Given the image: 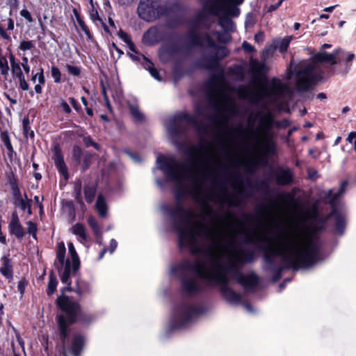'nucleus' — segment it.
Here are the masks:
<instances>
[{
    "instance_id": "3",
    "label": "nucleus",
    "mask_w": 356,
    "mask_h": 356,
    "mask_svg": "<svg viewBox=\"0 0 356 356\" xmlns=\"http://www.w3.org/2000/svg\"><path fill=\"white\" fill-rule=\"evenodd\" d=\"M220 163V153L212 144L201 146L193 152L191 167L177 163L171 156H159L156 159L157 168L163 172L166 179L180 189L193 184L197 193L201 191L198 180L214 174Z\"/></svg>"
},
{
    "instance_id": "41",
    "label": "nucleus",
    "mask_w": 356,
    "mask_h": 356,
    "mask_svg": "<svg viewBox=\"0 0 356 356\" xmlns=\"http://www.w3.org/2000/svg\"><path fill=\"white\" fill-rule=\"evenodd\" d=\"M1 138L6 148L10 151L13 150V147L8 134L6 133H3L1 134Z\"/></svg>"
},
{
    "instance_id": "23",
    "label": "nucleus",
    "mask_w": 356,
    "mask_h": 356,
    "mask_svg": "<svg viewBox=\"0 0 356 356\" xmlns=\"http://www.w3.org/2000/svg\"><path fill=\"white\" fill-rule=\"evenodd\" d=\"M57 280L56 278L51 274L49 277V283L47 289V293L49 296L53 294L56 289Z\"/></svg>"
},
{
    "instance_id": "16",
    "label": "nucleus",
    "mask_w": 356,
    "mask_h": 356,
    "mask_svg": "<svg viewBox=\"0 0 356 356\" xmlns=\"http://www.w3.org/2000/svg\"><path fill=\"white\" fill-rule=\"evenodd\" d=\"M31 200L29 199L26 194H24V197L18 200L16 202H14V204L19 207L23 211H26L29 216L32 215L31 205Z\"/></svg>"
},
{
    "instance_id": "44",
    "label": "nucleus",
    "mask_w": 356,
    "mask_h": 356,
    "mask_svg": "<svg viewBox=\"0 0 356 356\" xmlns=\"http://www.w3.org/2000/svg\"><path fill=\"white\" fill-rule=\"evenodd\" d=\"M20 15L26 19L29 22H33V19L30 12L26 9H23L20 11Z\"/></svg>"
},
{
    "instance_id": "1",
    "label": "nucleus",
    "mask_w": 356,
    "mask_h": 356,
    "mask_svg": "<svg viewBox=\"0 0 356 356\" xmlns=\"http://www.w3.org/2000/svg\"><path fill=\"white\" fill-rule=\"evenodd\" d=\"M183 218L178 229L179 243L193 254H201L204 261L193 266L200 277L224 284L230 275L237 273L244 263L243 252L236 245V236L244 234L248 240L264 243L271 255L280 256L293 266L308 267L316 261L319 241L317 231L324 222L314 212L308 218L291 222L277 228L278 213L270 219L262 220L250 234L245 225L234 216L223 220L216 218L206 222V218L190 211H180Z\"/></svg>"
},
{
    "instance_id": "46",
    "label": "nucleus",
    "mask_w": 356,
    "mask_h": 356,
    "mask_svg": "<svg viewBox=\"0 0 356 356\" xmlns=\"http://www.w3.org/2000/svg\"><path fill=\"white\" fill-rule=\"evenodd\" d=\"M19 81V87L23 90H28L29 88L28 83L26 81L24 76L17 79Z\"/></svg>"
},
{
    "instance_id": "37",
    "label": "nucleus",
    "mask_w": 356,
    "mask_h": 356,
    "mask_svg": "<svg viewBox=\"0 0 356 356\" xmlns=\"http://www.w3.org/2000/svg\"><path fill=\"white\" fill-rule=\"evenodd\" d=\"M66 70L67 72L73 76H79L81 73V70L79 67L72 65H66Z\"/></svg>"
},
{
    "instance_id": "47",
    "label": "nucleus",
    "mask_w": 356,
    "mask_h": 356,
    "mask_svg": "<svg viewBox=\"0 0 356 356\" xmlns=\"http://www.w3.org/2000/svg\"><path fill=\"white\" fill-rule=\"evenodd\" d=\"M82 154L81 149L79 146H74L73 148V157L79 161Z\"/></svg>"
},
{
    "instance_id": "8",
    "label": "nucleus",
    "mask_w": 356,
    "mask_h": 356,
    "mask_svg": "<svg viewBox=\"0 0 356 356\" xmlns=\"http://www.w3.org/2000/svg\"><path fill=\"white\" fill-rule=\"evenodd\" d=\"M137 13L139 17L147 22L152 21L155 18L154 11L149 0L140 1Z\"/></svg>"
},
{
    "instance_id": "38",
    "label": "nucleus",
    "mask_w": 356,
    "mask_h": 356,
    "mask_svg": "<svg viewBox=\"0 0 356 356\" xmlns=\"http://www.w3.org/2000/svg\"><path fill=\"white\" fill-rule=\"evenodd\" d=\"M26 225L29 234H31L33 237L35 238L37 232V226L35 223L32 221H28Z\"/></svg>"
},
{
    "instance_id": "33",
    "label": "nucleus",
    "mask_w": 356,
    "mask_h": 356,
    "mask_svg": "<svg viewBox=\"0 0 356 356\" xmlns=\"http://www.w3.org/2000/svg\"><path fill=\"white\" fill-rule=\"evenodd\" d=\"M251 69L252 72L260 74L264 72V65L256 60L251 61Z\"/></svg>"
},
{
    "instance_id": "48",
    "label": "nucleus",
    "mask_w": 356,
    "mask_h": 356,
    "mask_svg": "<svg viewBox=\"0 0 356 356\" xmlns=\"http://www.w3.org/2000/svg\"><path fill=\"white\" fill-rule=\"evenodd\" d=\"M242 46L243 49L247 52H251L254 51L253 47L247 42H244Z\"/></svg>"
},
{
    "instance_id": "50",
    "label": "nucleus",
    "mask_w": 356,
    "mask_h": 356,
    "mask_svg": "<svg viewBox=\"0 0 356 356\" xmlns=\"http://www.w3.org/2000/svg\"><path fill=\"white\" fill-rule=\"evenodd\" d=\"M283 1L284 0H279L278 2L276 3L275 5H271L270 6H269L268 8L267 11L268 12H272V11L276 10L278 7L280 6V5L282 4Z\"/></svg>"
},
{
    "instance_id": "12",
    "label": "nucleus",
    "mask_w": 356,
    "mask_h": 356,
    "mask_svg": "<svg viewBox=\"0 0 356 356\" xmlns=\"http://www.w3.org/2000/svg\"><path fill=\"white\" fill-rule=\"evenodd\" d=\"M72 232L76 235L80 243H84L87 241V235L85 229V227L80 223H76L72 226Z\"/></svg>"
},
{
    "instance_id": "30",
    "label": "nucleus",
    "mask_w": 356,
    "mask_h": 356,
    "mask_svg": "<svg viewBox=\"0 0 356 356\" xmlns=\"http://www.w3.org/2000/svg\"><path fill=\"white\" fill-rule=\"evenodd\" d=\"M238 281L244 286H251L255 284L257 280L254 275H252L248 277L240 275Z\"/></svg>"
},
{
    "instance_id": "62",
    "label": "nucleus",
    "mask_w": 356,
    "mask_h": 356,
    "mask_svg": "<svg viewBox=\"0 0 356 356\" xmlns=\"http://www.w3.org/2000/svg\"><path fill=\"white\" fill-rule=\"evenodd\" d=\"M317 98L321 100L325 99L327 98V96L325 93L321 92L317 95Z\"/></svg>"
},
{
    "instance_id": "11",
    "label": "nucleus",
    "mask_w": 356,
    "mask_h": 356,
    "mask_svg": "<svg viewBox=\"0 0 356 356\" xmlns=\"http://www.w3.org/2000/svg\"><path fill=\"white\" fill-rule=\"evenodd\" d=\"M53 159L54 161V163L58 168V171L60 174H62L65 178H67V170L66 168V165L64 162L63 157L62 156V154L60 151L58 149H56L55 150Z\"/></svg>"
},
{
    "instance_id": "56",
    "label": "nucleus",
    "mask_w": 356,
    "mask_h": 356,
    "mask_svg": "<svg viewBox=\"0 0 356 356\" xmlns=\"http://www.w3.org/2000/svg\"><path fill=\"white\" fill-rule=\"evenodd\" d=\"M355 58V56L353 53H348L346 59V63H350Z\"/></svg>"
},
{
    "instance_id": "42",
    "label": "nucleus",
    "mask_w": 356,
    "mask_h": 356,
    "mask_svg": "<svg viewBox=\"0 0 356 356\" xmlns=\"http://www.w3.org/2000/svg\"><path fill=\"white\" fill-rule=\"evenodd\" d=\"M76 21L81 29V30L88 35L90 34L89 29H88L87 26L86 25L85 22L80 18V17L76 15Z\"/></svg>"
},
{
    "instance_id": "63",
    "label": "nucleus",
    "mask_w": 356,
    "mask_h": 356,
    "mask_svg": "<svg viewBox=\"0 0 356 356\" xmlns=\"http://www.w3.org/2000/svg\"><path fill=\"white\" fill-rule=\"evenodd\" d=\"M76 199L80 201L81 200V186H79L77 188V193H76Z\"/></svg>"
},
{
    "instance_id": "9",
    "label": "nucleus",
    "mask_w": 356,
    "mask_h": 356,
    "mask_svg": "<svg viewBox=\"0 0 356 356\" xmlns=\"http://www.w3.org/2000/svg\"><path fill=\"white\" fill-rule=\"evenodd\" d=\"M342 51L341 49H335L330 54L321 51L313 56V60L315 62H326L330 65H334L337 63L338 56Z\"/></svg>"
},
{
    "instance_id": "59",
    "label": "nucleus",
    "mask_w": 356,
    "mask_h": 356,
    "mask_svg": "<svg viewBox=\"0 0 356 356\" xmlns=\"http://www.w3.org/2000/svg\"><path fill=\"white\" fill-rule=\"evenodd\" d=\"M7 29L8 30H13L14 29V22L12 19H8Z\"/></svg>"
},
{
    "instance_id": "34",
    "label": "nucleus",
    "mask_w": 356,
    "mask_h": 356,
    "mask_svg": "<svg viewBox=\"0 0 356 356\" xmlns=\"http://www.w3.org/2000/svg\"><path fill=\"white\" fill-rule=\"evenodd\" d=\"M35 44L32 40H23L20 42L19 49L22 51H27L34 48Z\"/></svg>"
},
{
    "instance_id": "28",
    "label": "nucleus",
    "mask_w": 356,
    "mask_h": 356,
    "mask_svg": "<svg viewBox=\"0 0 356 356\" xmlns=\"http://www.w3.org/2000/svg\"><path fill=\"white\" fill-rule=\"evenodd\" d=\"M145 69H147L150 74L156 80L161 81V78L159 77V74L158 71L153 67V64L149 61L146 60V63L144 64Z\"/></svg>"
},
{
    "instance_id": "22",
    "label": "nucleus",
    "mask_w": 356,
    "mask_h": 356,
    "mask_svg": "<svg viewBox=\"0 0 356 356\" xmlns=\"http://www.w3.org/2000/svg\"><path fill=\"white\" fill-rule=\"evenodd\" d=\"M346 186V183L343 182L340 188L337 191H334V190L329 191V197L331 198V204H333L334 202L344 193Z\"/></svg>"
},
{
    "instance_id": "27",
    "label": "nucleus",
    "mask_w": 356,
    "mask_h": 356,
    "mask_svg": "<svg viewBox=\"0 0 356 356\" xmlns=\"http://www.w3.org/2000/svg\"><path fill=\"white\" fill-rule=\"evenodd\" d=\"M95 188L94 186H87L84 188L85 197L88 202H92L95 195Z\"/></svg>"
},
{
    "instance_id": "4",
    "label": "nucleus",
    "mask_w": 356,
    "mask_h": 356,
    "mask_svg": "<svg viewBox=\"0 0 356 356\" xmlns=\"http://www.w3.org/2000/svg\"><path fill=\"white\" fill-rule=\"evenodd\" d=\"M57 304L65 313V315H60L58 317V323L60 335L65 338L70 332L68 327L76 321L79 312V305L63 295L58 297Z\"/></svg>"
},
{
    "instance_id": "21",
    "label": "nucleus",
    "mask_w": 356,
    "mask_h": 356,
    "mask_svg": "<svg viewBox=\"0 0 356 356\" xmlns=\"http://www.w3.org/2000/svg\"><path fill=\"white\" fill-rule=\"evenodd\" d=\"M65 246L63 242H60L57 245L56 257L61 265L64 264L65 256Z\"/></svg>"
},
{
    "instance_id": "36",
    "label": "nucleus",
    "mask_w": 356,
    "mask_h": 356,
    "mask_svg": "<svg viewBox=\"0 0 356 356\" xmlns=\"http://www.w3.org/2000/svg\"><path fill=\"white\" fill-rule=\"evenodd\" d=\"M31 81L33 83L36 84L38 83H44V77L43 75V70L41 69L40 72L36 73L34 74L32 78Z\"/></svg>"
},
{
    "instance_id": "45",
    "label": "nucleus",
    "mask_w": 356,
    "mask_h": 356,
    "mask_svg": "<svg viewBox=\"0 0 356 356\" xmlns=\"http://www.w3.org/2000/svg\"><path fill=\"white\" fill-rule=\"evenodd\" d=\"M13 194L14 197V202H16L18 201V200H21L24 197V195L23 196L21 194L20 191L17 187L13 188Z\"/></svg>"
},
{
    "instance_id": "40",
    "label": "nucleus",
    "mask_w": 356,
    "mask_h": 356,
    "mask_svg": "<svg viewBox=\"0 0 356 356\" xmlns=\"http://www.w3.org/2000/svg\"><path fill=\"white\" fill-rule=\"evenodd\" d=\"M88 222L89 225L92 227L93 231L95 232V234H98L99 232V228L98 224H97L96 220L95 219V218H93L92 216H90L88 220Z\"/></svg>"
},
{
    "instance_id": "51",
    "label": "nucleus",
    "mask_w": 356,
    "mask_h": 356,
    "mask_svg": "<svg viewBox=\"0 0 356 356\" xmlns=\"http://www.w3.org/2000/svg\"><path fill=\"white\" fill-rule=\"evenodd\" d=\"M120 36L125 42H127L128 44L130 43L132 45V44L131 43V41H130V38L126 33L121 31L120 33Z\"/></svg>"
},
{
    "instance_id": "7",
    "label": "nucleus",
    "mask_w": 356,
    "mask_h": 356,
    "mask_svg": "<svg viewBox=\"0 0 356 356\" xmlns=\"http://www.w3.org/2000/svg\"><path fill=\"white\" fill-rule=\"evenodd\" d=\"M316 80H318V73L314 65L312 64L296 74V85L300 90L307 89Z\"/></svg>"
},
{
    "instance_id": "39",
    "label": "nucleus",
    "mask_w": 356,
    "mask_h": 356,
    "mask_svg": "<svg viewBox=\"0 0 356 356\" xmlns=\"http://www.w3.org/2000/svg\"><path fill=\"white\" fill-rule=\"evenodd\" d=\"M130 111H131V115H133V117L140 121V120H143V115L142 113L140 112V111L138 110V108L136 106H131L130 107Z\"/></svg>"
},
{
    "instance_id": "31",
    "label": "nucleus",
    "mask_w": 356,
    "mask_h": 356,
    "mask_svg": "<svg viewBox=\"0 0 356 356\" xmlns=\"http://www.w3.org/2000/svg\"><path fill=\"white\" fill-rule=\"evenodd\" d=\"M11 72L17 79L24 76L22 70V64L19 62L11 65Z\"/></svg>"
},
{
    "instance_id": "24",
    "label": "nucleus",
    "mask_w": 356,
    "mask_h": 356,
    "mask_svg": "<svg viewBox=\"0 0 356 356\" xmlns=\"http://www.w3.org/2000/svg\"><path fill=\"white\" fill-rule=\"evenodd\" d=\"M0 70H1V74L3 76H6L8 74L9 66H8V63L7 58L1 54H0Z\"/></svg>"
},
{
    "instance_id": "54",
    "label": "nucleus",
    "mask_w": 356,
    "mask_h": 356,
    "mask_svg": "<svg viewBox=\"0 0 356 356\" xmlns=\"http://www.w3.org/2000/svg\"><path fill=\"white\" fill-rule=\"evenodd\" d=\"M118 243L115 240L112 239L110 243L109 251L110 253H113L117 248Z\"/></svg>"
},
{
    "instance_id": "13",
    "label": "nucleus",
    "mask_w": 356,
    "mask_h": 356,
    "mask_svg": "<svg viewBox=\"0 0 356 356\" xmlns=\"http://www.w3.org/2000/svg\"><path fill=\"white\" fill-rule=\"evenodd\" d=\"M1 261L2 266L0 267V272L6 278L11 279L13 277V270L10 260L8 257H3Z\"/></svg>"
},
{
    "instance_id": "20",
    "label": "nucleus",
    "mask_w": 356,
    "mask_h": 356,
    "mask_svg": "<svg viewBox=\"0 0 356 356\" xmlns=\"http://www.w3.org/2000/svg\"><path fill=\"white\" fill-rule=\"evenodd\" d=\"M184 288L188 293H193L197 291L200 286L196 280H189L184 282Z\"/></svg>"
},
{
    "instance_id": "19",
    "label": "nucleus",
    "mask_w": 356,
    "mask_h": 356,
    "mask_svg": "<svg viewBox=\"0 0 356 356\" xmlns=\"http://www.w3.org/2000/svg\"><path fill=\"white\" fill-rule=\"evenodd\" d=\"M95 206L99 214L101 216H105L106 214L107 207L104 198L102 195H99L97 197Z\"/></svg>"
},
{
    "instance_id": "5",
    "label": "nucleus",
    "mask_w": 356,
    "mask_h": 356,
    "mask_svg": "<svg viewBox=\"0 0 356 356\" xmlns=\"http://www.w3.org/2000/svg\"><path fill=\"white\" fill-rule=\"evenodd\" d=\"M287 90L288 88L279 79H273L268 83H261L257 86V99L258 100L266 99L268 102H273L284 94Z\"/></svg>"
},
{
    "instance_id": "15",
    "label": "nucleus",
    "mask_w": 356,
    "mask_h": 356,
    "mask_svg": "<svg viewBox=\"0 0 356 356\" xmlns=\"http://www.w3.org/2000/svg\"><path fill=\"white\" fill-rule=\"evenodd\" d=\"M292 181V173L289 170H282L277 175V182L281 185H286Z\"/></svg>"
},
{
    "instance_id": "52",
    "label": "nucleus",
    "mask_w": 356,
    "mask_h": 356,
    "mask_svg": "<svg viewBox=\"0 0 356 356\" xmlns=\"http://www.w3.org/2000/svg\"><path fill=\"white\" fill-rule=\"evenodd\" d=\"M84 143L86 145V146L92 145L96 149H98V145L95 143H93L90 138H84Z\"/></svg>"
},
{
    "instance_id": "17",
    "label": "nucleus",
    "mask_w": 356,
    "mask_h": 356,
    "mask_svg": "<svg viewBox=\"0 0 356 356\" xmlns=\"http://www.w3.org/2000/svg\"><path fill=\"white\" fill-rule=\"evenodd\" d=\"M84 343V339L81 336H76L72 345V353L74 356H79Z\"/></svg>"
},
{
    "instance_id": "25",
    "label": "nucleus",
    "mask_w": 356,
    "mask_h": 356,
    "mask_svg": "<svg viewBox=\"0 0 356 356\" xmlns=\"http://www.w3.org/2000/svg\"><path fill=\"white\" fill-rule=\"evenodd\" d=\"M23 131H24V134L26 138H28V137L33 138L34 137V132H33V131H32L31 129L30 122H29V119L28 118H25L23 120Z\"/></svg>"
},
{
    "instance_id": "32",
    "label": "nucleus",
    "mask_w": 356,
    "mask_h": 356,
    "mask_svg": "<svg viewBox=\"0 0 356 356\" xmlns=\"http://www.w3.org/2000/svg\"><path fill=\"white\" fill-rule=\"evenodd\" d=\"M292 40L291 36H287L284 38H283L279 43L277 48L279 49L280 51L284 52L286 51L289 43L291 42Z\"/></svg>"
},
{
    "instance_id": "26",
    "label": "nucleus",
    "mask_w": 356,
    "mask_h": 356,
    "mask_svg": "<svg viewBox=\"0 0 356 356\" xmlns=\"http://www.w3.org/2000/svg\"><path fill=\"white\" fill-rule=\"evenodd\" d=\"M218 104H219V106L220 108H222V109H225L226 107L232 108L234 106L232 101L229 98H228L224 95H222L219 97Z\"/></svg>"
},
{
    "instance_id": "64",
    "label": "nucleus",
    "mask_w": 356,
    "mask_h": 356,
    "mask_svg": "<svg viewBox=\"0 0 356 356\" xmlns=\"http://www.w3.org/2000/svg\"><path fill=\"white\" fill-rule=\"evenodd\" d=\"M6 97L13 104H17V100L15 99H13L11 98L9 95H6Z\"/></svg>"
},
{
    "instance_id": "2",
    "label": "nucleus",
    "mask_w": 356,
    "mask_h": 356,
    "mask_svg": "<svg viewBox=\"0 0 356 356\" xmlns=\"http://www.w3.org/2000/svg\"><path fill=\"white\" fill-rule=\"evenodd\" d=\"M225 122L222 145L227 156L236 157V162L245 165L259 159H266L276 152L273 140V118L270 113L262 116L254 130L242 127L229 129Z\"/></svg>"
},
{
    "instance_id": "29",
    "label": "nucleus",
    "mask_w": 356,
    "mask_h": 356,
    "mask_svg": "<svg viewBox=\"0 0 356 356\" xmlns=\"http://www.w3.org/2000/svg\"><path fill=\"white\" fill-rule=\"evenodd\" d=\"M90 17L91 20L96 24H100L104 26V23L103 20L99 17L97 10L93 6L90 11Z\"/></svg>"
},
{
    "instance_id": "55",
    "label": "nucleus",
    "mask_w": 356,
    "mask_h": 356,
    "mask_svg": "<svg viewBox=\"0 0 356 356\" xmlns=\"http://www.w3.org/2000/svg\"><path fill=\"white\" fill-rule=\"evenodd\" d=\"M344 220L343 218H339L337 221V229L339 232H341V228L343 226Z\"/></svg>"
},
{
    "instance_id": "6",
    "label": "nucleus",
    "mask_w": 356,
    "mask_h": 356,
    "mask_svg": "<svg viewBox=\"0 0 356 356\" xmlns=\"http://www.w3.org/2000/svg\"><path fill=\"white\" fill-rule=\"evenodd\" d=\"M243 2V0H213L211 11L216 15L222 13L226 16L236 17L239 14L236 6Z\"/></svg>"
},
{
    "instance_id": "49",
    "label": "nucleus",
    "mask_w": 356,
    "mask_h": 356,
    "mask_svg": "<svg viewBox=\"0 0 356 356\" xmlns=\"http://www.w3.org/2000/svg\"><path fill=\"white\" fill-rule=\"evenodd\" d=\"M60 106L63 111H65L67 113H70L71 112V108L68 104L65 102H62L60 104Z\"/></svg>"
},
{
    "instance_id": "53",
    "label": "nucleus",
    "mask_w": 356,
    "mask_h": 356,
    "mask_svg": "<svg viewBox=\"0 0 356 356\" xmlns=\"http://www.w3.org/2000/svg\"><path fill=\"white\" fill-rule=\"evenodd\" d=\"M355 140H356V132H350L347 138V141L350 143H354Z\"/></svg>"
},
{
    "instance_id": "57",
    "label": "nucleus",
    "mask_w": 356,
    "mask_h": 356,
    "mask_svg": "<svg viewBox=\"0 0 356 356\" xmlns=\"http://www.w3.org/2000/svg\"><path fill=\"white\" fill-rule=\"evenodd\" d=\"M44 83H36L35 86V92H37L38 94H40L42 92V86L41 85H43Z\"/></svg>"
},
{
    "instance_id": "61",
    "label": "nucleus",
    "mask_w": 356,
    "mask_h": 356,
    "mask_svg": "<svg viewBox=\"0 0 356 356\" xmlns=\"http://www.w3.org/2000/svg\"><path fill=\"white\" fill-rule=\"evenodd\" d=\"M22 67H23L25 73L29 74L30 72V66L28 65H22Z\"/></svg>"
},
{
    "instance_id": "18",
    "label": "nucleus",
    "mask_w": 356,
    "mask_h": 356,
    "mask_svg": "<svg viewBox=\"0 0 356 356\" xmlns=\"http://www.w3.org/2000/svg\"><path fill=\"white\" fill-rule=\"evenodd\" d=\"M68 250H69V253L71 257L72 269L74 271H75L79 268L80 261H79L78 254L76 252L75 248L72 243H68Z\"/></svg>"
},
{
    "instance_id": "35",
    "label": "nucleus",
    "mask_w": 356,
    "mask_h": 356,
    "mask_svg": "<svg viewBox=\"0 0 356 356\" xmlns=\"http://www.w3.org/2000/svg\"><path fill=\"white\" fill-rule=\"evenodd\" d=\"M51 76L55 83H59L61 79V73L60 70L56 66H51Z\"/></svg>"
},
{
    "instance_id": "14",
    "label": "nucleus",
    "mask_w": 356,
    "mask_h": 356,
    "mask_svg": "<svg viewBox=\"0 0 356 356\" xmlns=\"http://www.w3.org/2000/svg\"><path fill=\"white\" fill-rule=\"evenodd\" d=\"M71 270H73L72 266H71L70 262L69 261H67L65 264V270L60 276V280L63 283L67 284L68 286L63 288V292H64L65 290H67V291L72 290L71 287L70 286V275Z\"/></svg>"
},
{
    "instance_id": "60",
    "label": "nucleus",
    "mask_w": 356,
    "mask_h": 356,
    "mask_svg": "<svg viewBox=\"0 0 356 356\" xmlns=\"http://www.w3.org/2000/svg\"><path fill=\"white\" fill-rule=\"evenodd\" d=\"M337 6H329V7H326L323 9V11L325 12H328V13H331L334 10V8L336 7Z\"/></svg>"
},
{
    "instance_id": "10",
    "label": "nucleus",
    "mask_w": 356,
    "mask_h": 356,
    "mask_svg": "<svg viewBox=\"0 0 356 356\" xmlns=\"http://www.w3.org/2000/svg\"><path fill=\"white\" fill-rule=\"evenodd\" d=\"M8 228L10 233L15 235L17 238H22L24 235L23 227L16 212L12 213Z\"/></svg>"
},
{
    "instance_id": "43",
    "label": "nucleus",
    "mask_w": 356,
    "mask_h": 356,
    "mask_svg": "<svg viewBox=\"0 0 356 356\" xmlns=\"http://www.w3.org/2000/svg\"><path fill=\"white\" fill-rule=\"evenodd\" d=\"M28 282L25 279H22L20 281H19L17 284V289L22 296L24 294L25 288Z\"/></svg>"
},
{
    "instance_id": "58",
    "label": "nucleus",
    "mask_w": 356,
    "mask_h": 356,
    "mask_svg": "<svg viewBox=\"0 0 356 356\" xmlns=\"http://www.w3.org/2000/svg\"><path fill=\"white\" fill-rule=\"evenodd\" d=\"M9 60H10V66L12 65H14V64H16V63H19L18 61H17L15 60V58L14 55L12 53H10V55H9Z\"/></svg>"
}]
</instances>
